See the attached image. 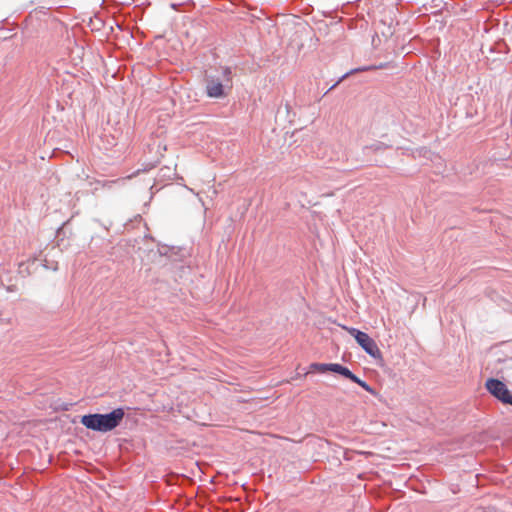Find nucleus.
<instances>
[{"mask_svg": "<svg viewBox=\"0 0 512 512\" xmlns=\"http://www.w3.org/2000/svg\"><path fill=\"white\" fill-rule=\"evenodd\" d=\"M390 146H391V145H387V144H385V143H383V142H379V141H378V142H375V143H373L371 146L366 147V148H367V149H372V150H374V151H378V150L386 149V148H388V147H390Z\"/></svg>", "mask_w": 512, "mask_h": 512, "instance_id": "obj_9", "label": "nucleus"}, {"mask_svg": "<svg viewBox=\"0 0 512 512\" xmlns=\"http://www.w3.org/2000/svg\"><path fill=\"white\" fill-rule=\"evenodd\" d=\"M310 369L321 373L329 371V363H312Z\"/></svg>", "mask_w": 512, "mask_h": 512, "instance_id": "obj_8", "label": "nucleus"}, {"mask_svg": "<svg viewBox=\"0 0 512 512\" xmlns=\"http://www.w3.org/2000/svg\"><path fill=\"white\" fill-rule=\"evenodd\" d=\"M125 416L123 408H116L109 413L86 414L80 419V423L87 429L106 433L118 427Z\"/></svg>", "mask_w": 512, "mask_h": 512, "instance_id": "obj_1", "label": "nucleus"}, {"mask_svg": "<svg viewBox=\"0 0 512 512\" xmlns=\"http://www.w3.org/2000/svg\"><path fill=\"white\" fill-rule=\"evenodd\" d=\"M348 333L354 337L359 346L371 357L381 358V351L378 348L374 339H372L367 333L360 331L353 327H344Z\"/></svg>", "mask_w": 512, "mask_h": 512, "instance_id": "obj_3", "label": "nucleus"}, {"mask_svg": "<svg viewBox=\"0 0 512 512\" xmlns=\"http://www.w3.org/2000/svg\"><path fill=\"white\" fill-rule=\"evenodd\" d=\"M485 387L491 395L503 404L512 406V394L504 382L496 378H489L485 383Z\"/></svg>", "mask_w": 512, "mask_h": 512, "instance_id": "obj_4", "label": "nucleus"}, {"mask_svg": "<svg viewBox=\"0 0 512 512\" xmlns=\"http://www.w3.org/2000/svg\"><path fill=\"white\" fill-rule=\"evenodd\" d=\"M205 92L209 98L222 99L228 95L232 87V71L230 67H223L221 75L207 74L204 79Z\"/></svg>", "mask_w": 512, "mask_h": 512, "instance_id": "obj_2", "label": "nucleus"}, {"mask_svg": "<svg viewBox=\"0 0 512 512\" xmlns=\"http://www.w3.org/2000/svg\"><path fill=\"white\" fill-rule=\"evenodd\" d=\"M329 371L337 373L347 379H349V377L352 374V371L348 367L343 366L339 363H329Z\"/></svg>", "mask_w": 512, "mask_h": 512, "instance_id": "obj_6", "label": "nucleus"}, {"mask_svg": "<svg viewBox=\"0 0 512 512\" xmlns=\"http://www.w3.org/2000/svg\"><path fill=\"white\" fill-rule=\"evenodd\" d=\"M477 512H495L494 509L489 508L488 510L479 509Z\"/></svg>", "mask_w": 512, "mask_h": 512, "instance_id": "obj_10", "label": "nucleus"}, {"mask_svg": "<svg viewBox=\"0 0 512 512\" xmlns=\"http://www.w3.org/2000/svg\"><path fill=\"white\" fill-rule=\"evenodd\" d=\"M349 380L358 384L359 386H361L365 391L369 392L370 394H372V395L376 394L375 390L366 381L360 379L353 372H352L351 376L349 377Z\"/></svg>", "mask_w": 512, "mask_h": 512, "instance_id": "obj_7", "label": "nucleus"}, {"mask_svg": "<svg viewBox=\"0 0 512 512\" xmlns=\"http://www.w3.org/2000/svg\"><path fill=\"white\" fill-rule=\"evenodd\" d=\"M386 66V64H380L378 66H365V67H361V68H356V69H352L348 72H346L335 84H333L330 89L332 90L333 88H335L343 79H345L347 76L353 74V73H356V72H360V71H368V70H373V69H382Z\"/></svg>", "mask_w": 512, "mask_h": 512, "instance_id": "obj_5", "label": "nucleus"}]
</instances>
